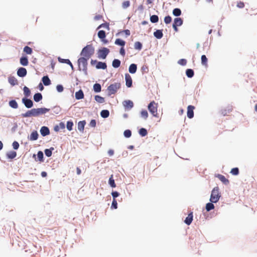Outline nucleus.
Instances as JSON below:
<instances>
[{"label":"nucleus","mask_w":257,"mask_h":257,"mask_svg":"<svg viewBox=\"0 0 257 257\" xmlns=\"http://www.w3.org/2000/svg\"><path fill=\"white\" fill-rule=\"evenodd\" d=\"M216 177L225 185H228L229 184V180L226 179L224 176L221 174H218Z\"/></svg>","instance_id":"obj_14"},{"label":"nucleus","mask_w":257,"mask_h":257,"mask_svg":"<svg viewBox=\"0 0 257 257\" xmlns=\"http://www.w3.org/2000/svg\"><path fill=\"white\" fill-rule=\"evenodd\" d=\"M38 134L37 131L33 132L30 135V140L31 141H35L38 139Z\"/></svg>","instance_id":"obj_20"},{"label":"nucleus","mask_w":257,"mask_h":257,"mask_svg":"<svg viewBox=\"0 0 257 257\" xmlns=\"http://www.w3.org/2000/svg\"><path fill=\"white\" fill-rule=\"evenodd\" d=\"M154 36L157 39H161L163 37V34L162 30H158L154 33Z\"/></svg>","instance_id":"obj_19"},{"label":"nucleus","mask_w":257,"mask_h":257,"mask_svg":"<svg viewBox=\"0 0 257 257\" xmlns=\"http://www.w3.org/2000/svg\"><path fill=\"white\" fill-rule=\"evenodd\" d=\"M172 21V18L169 16H166L164 18V22L166 24H170Z\"/></svg>","instance_id":"obj_52"},{"label":"nucleus","mask_w":257,"mask_h":257,"mask_svg":"<svg viewBox=\"0 0 257 257\" xmlns=\"http://www.w3.org/2000/svg\"><path fill=\"white\" fill-rule=\"evenodd\" d=\"M186 74L188 77L191 78L194 76V71L192 69H188L186 71Z\"/></svg>","instance_id":"obj_35"},{"label":"nucleus","mask_w":257,"mask_h":257,"mask_svg":"<svg viewBox=\"0 0 257 257\" xmlns=\"http://www.w3.org/2000/svg\"><path fill=\"white\" fill-rule=\"evenodd\" d=\"M98 37L101 40H103L106 37L105 31L103 30H100L98 32Z\"/></svg>","instance_id":"obj_36"},{"label":"nucleus","mask_w":257,"mask_h":257,"mask_svg":"<svg viewBox=\"0 0 257 257\" xmlns=\"http://www.w3.org/2000/svg\"><path fill=\"white\" fill-rule=\"evenodd\" d=\"M123 134L125 137L130 138L132 135V132L130 130H126L124 131Z\"/></svg>","instance_id":"obj_53"},{"label":"nucleus","mask_w":257,"mask_h":257,"mask_svg":"<svg viewBox=\"0 0 257 257\" xmlns=\"http://www.w3.org/2000/svg\"><path fill=\"white\" fill-rule=\"evenodd\" d=\"M54 150L53 148H51L50 149H46L45 150V154L46 156L49 157L52 155V151Z\"/></svg>","instance_id":"obj_46"},{"label":"nucleus","mask_w":257,"mask_h":257,"mask_svg":"<svg viewBox=\"0 0 257 257\" xmlns=\"http://www.w3.org/2000/svg\"><path fill=\"white\" fill-rule=\"evenodd\" d=\"M17 74L19 76L23 77L27 74V70L23 67L20 68L17 71Z\"/></svg>","instance_id":"obj_12"},{"label":"nucleus","mask_w":257,"mask_h":257,"mask_svg":"<svg viewBox=\"0 0 257 257\" xmlns=\"http://www.w3.org/2000/svg\"><path fill=\"white\" fill-rule=\"evenodd\" d=\"M42 81L43 84L46 86L51 84V81L47 76H45L42 78Z\"/></svg>","instance_id":"obj_25"},{"label":"nucleus","mask_w":257,"mask_h":257,"mask_svg":"<svg viewBox=\"0 0 257 257\" xmlns=\"http://www.w3.org/2000/svg\"><path fill=\"white\" fill-rule=\"evenodd\" d=\"M232 110V108L231 106L228 107L227 108L223 109L221 110V113L223 116L227 115L228 113L231 112Z\"/></svg>","instance_id":"obj_17"},{"label":"nucleus","mask_w":257,"mask_h":257,"mask_svg":"<svg viewBox=\"0 0 257 257\" xmlns=\"http://www.w3.org/2000/svg\"><path fill=\"white\" fill-rule=\"evenodd\" d=\"M56 89H57V90L59 92H61L63 91V87L62 85H58L57 86H56Z\"/></svg>","instance_id":"obj_58"},{"label":"nucleus","mask_w":257,"mask_h":257,"mask_svg":"<svg viewBox=\"0 0 257 257\" xmlns=\"http://www.w3.org/2000/svg\"><path fill=\"white\" fill-rule=\"evenodd\" d=\"M141 116L144 119H147L148 117V113L146 110H143L141 112Z\"/></svg>","instance_id":"obj_49"},{"label":"nucleus","mask_w":257,"mask_h":257,"mask_svg":"<svg viewBox=\"0 0 257 257\" xmlns=\"http://www.w3.org/2000/svg\"><path fill=\"white\" fill-rule=\"evenodd\" d=\"M178 63L181 65L185 66L187 64V60L185 59H181L178 61Z\"/></svg>","instance_id":"obj_55"},{"label":"nucleus","mask_w":257,"mask_h":257,"mask_svg":"<svg viewBox=\"0 0 257 257\" xmlns=\"http://www.w3.org/2000/svg\"><path fill=\"white\" fill-rule=\"evenodd\" d=\"M130 6V2L129 1H125L122 4V7L123 9H126Z\"/></svg>","instance_id":"obj_51"},{"label":"nucleus","mask_w":257,"mask_h":257,"mask_svg":"<svg viewBox=\"0 0 257 257\" xmlns=\"http://www.w3.org/2000/svg\"><path fill=\"white\" fill-rule=\"evenodd\" d=\"M88 59L82 57L78 60L79 68L85 72H87V60Z\"/></svg>","instance_id":"obj_5"},{"label":"nucleus","mask_w":257,"mask_h":257,"mask_svg":"<svg viewBox=\"0 0 257 257\" xmlns=\"http://www.w3.org/2000/svg\"><path fill=\"white\" fill-rule=\"evenodd\" d=\"M85 123L84 120L79 121L78 123V129L81 132H83Z\"/></svg>","instance_id":"obj_24"},{"label":"nucleus","mask_w":257,"mask_h":257,"mask_svg":"<svg viewBox=\"0 0 257 257\" xmlns=\"http://www.w3.org/2000/svg\"><path fill=\"white\" fill-rule=\"evenodd\" d=\"M9 83L13 86H14L18 84V81L17 79L14 77H10L9 78Z\"/></svg>","instance_id":"obj_28"},{"label":"nucleus","mask_w":257,"mask_h":257,"mask_svg":"<svg viewBox=\"0 0 257 257\" xmlns=\"http://www.w3.org/2000/svg\"><path fill=\"white\" fill-rule=\"evenodd\" d=\"M230 173L233 175H237L239 174V170L238 168H234L231 170Z\"/></svg>","instance_id":"obj_50"},{"label":"nucleus","mask_w":257,"mask_h":257,"mask_svg":"<svg viewBox=\"0 0 257 257\" xmlns=\"http://www.w3.org/2000/svg\"><path fill=\"white\" fill-rule=\"evenodd\" d=\"M20 63L23 66H27L29 63L28 59L27 57H22L20 58Z\"/></svg>","instance_id":"obj_21"},{"label":"nucleus","mask_w":257,"mask_h":257,"mask_svg":"<svg viewBox=\"0 0 257 257\" xmlns=\"http://www.w3.org/2000/svg\"><path fill=\"white\" fill-rule=\"evenodd\" d=\"M195 107L193 105H189L187 107V115L189 118H192L194 116V109Z\"/></svg>","instance_id":"obj_9"},{"label":"nucleus","mask_w":257,"mask_h":257,"mask_svg":"<svg viewBox=\"0 0 257 257\" xmlns=\"http://www.w3.org/2000/svg\"><path fill=\"white\" fill-rule=\"evenodd\" d=\"M173 14L175 16H179L181 14V11L178 8L174 9L173 11Z\"/></svg>","instance_id":"obj_42"},{"label":"nucleus","mask_w":257,"mask_h":257,"mask_svg":"<svg viewBox=\"0 0 257 257\" xmlns=\"http://www.w3.org/2000/svg\"><path fill=\"white\" fill-rule=\"evenodd\" d=\"M147 131L146 128H141L139 130V134L142 137L146 136L147 135Z\"/></svg>","instance_id":"obj_45"},{"label":"nucleus","mask_w":257,"mask_h":257,"mask_svg":"<svg viewBox=\"0 0 257 257\" xmlns=\"http://www.w3.org/2000/svg\"><path fill=\"white\" fill-rule=\"evenodd\" d=\"M134 48L136 50H141L142 48V44L140 42H136L134 45Z\"/></svg>","instance_id":"obj_44"},{"label":"nucleus","mask_w":257,"mask_h":257,"mask_svg":"<svg viewBox=\"0 0 257 257\" xmlns=\"http://www.w3.org/2000/svg\"><path fill=\"white\" fill-rule=\"evenodd\" d=\"M43 153L42 151H39L37 154V157L39 161L40 162L43 161Z\"/></svg>","instance_id":"obj_48"},{"label":"nucleus","mask_w":257,"mask_h":257,"mask_svg":"<svg viewBox=\"0 0 257 257\" xmlns=\"http://www.w3.org/2000/svg\"><path fill=\"white\" fill-rule=\"evenodd\" d=\"M17 156V153L15 151H11L7 154V156L9 159H13Z\"/></svg>","instance_id":"obj_27"},{"label":"nucleus","mask_w":257,"mask_h":257,"mask_svg":"<svg viewBox=\"0 0 257 257\" xmlns=\"http://www.w3.org/2000/svg\"><path fill=\"white\" fill-rule=\"evenodd\" d=\"M101 19H102V16L101 15H97L94 18V19L95 21H98L101 20Z\"/></svg>","instance_id":"obj_63"},{"label":"nucleus","mask_w":257,"mask_h":257,"mask_svg":"<svg viewBox=\"0 0 257 257\" xmlns=\"http://www.w3.org/2000/svg\"><path fill=\"white\" fill-rule=\"evenodd\" d=\"M193 213H190L188 216L184 220L185 223L187 225H190L193 220Z\"/></svg>","instance_id":"obj_15"},{"label":"nucleus","mask_w":257,"mask_h":257,"mask_svg":"<svg viewBox=\"0 0 257 257\" xmlns=\"http://www.w3.org/2000/svg\"><path fill=\"white\" fill-rule=\"evenodd\" d=\"M89 125L91 127H95L96 126V121L95 119H92Z\"/></svg>","instance_id":"obj_60"},{"label":"nucleus","mask_w":257,"mask_h":257,"mask_svg":"<svg viewBox=\"0 0 257 257\" xmlns=\"http://www.w3.org/2000/svg\"><path fill=\"white\" fill-rule=\"evenodd\" d=\"M58 60L61 63H68V62H69V59H62V58H58Z\"/></svg>","instance_id":"obj_62"},{"label":"nucleus","mask_w":257,"mask_h":257,"mask_svg":"<svg viewBox=\"0 0 257 257\" xmlns=\"http://www.w3.org/2000/svg\"><path fill=\"white\" fill-rule=\"evenodd\" d=\"M42 99V95L40 93H36L34 95V100L36 102H39Z\"/></svg>","instance_id":"obj_29"},{"label":"nucleus","mask_w":257,"mask_h":257,"mask_svg":"<svg viewBox=\"0 0 257 257\" xmlns=\"http://www.w3.org/2000/svg\"><path fill=\"white\" fill-rule=\"evenodd\" d=\"M40 133L42 136L45 137L49 135L50 131L48 127L42 126L40 130Z\"/></svg>","instance_id":"obj_13"},{"label":"nucleus","mask_w":257,"mask_h":257,"mask_svg":"<svg viewBox=\"0 0 257 257\" xmlns=\"http://www.w3.org/2000/svg\"><path fill=\"white\" fill-rule=\"evenodd\" d=\"M112 65L114 68H118L120 65V61L118 59H114L112 61Z\"/></svg>","instance_id":"obj_30"},{"label":"nucleus","mask_w":257,"mask_h":257,"mask_svg":"<svg viewBox=\"0 0 257 257\" xmlns=\"http://www.w3.org/2000/svg\"><path fill=\"white\" fill-rule=\"evenodd\" d=\"M125 80L126 82V85L128 87H131L132 86V79L129 74L126 73L125 74Z\"/></svg>","instance_id":"obj_11"},{"label":"nucleus","mask_w":257,"mask_h":257,"mask_svg":"<svg viewBox=\"0 0 257 257\" xmlns=\"http://www.w3.org/2000/svg\"><path fill=\"white\" fill-rule=\"evenodd\" d=\"M24 52L27 54H31L32 53V49L29 46H25L24 48Z\"/></svg>","instance_id":"obj_43"},{"label":"nucleus","mask_w":257,"mask_h":257,"mask_svg":"<svg viewBox=\"0 0 257 257\" xmlns=\"http://www.w3.org/2000/svg\"><path fill=\"white\" fill-rule=\"evenodd\" d=\"M109 53V50L107 48L103 47L98 51V57L103 59H105Z\"/></svg>","instance_id":"obj_7"},{"label":"nucleus","mask_w":257,"mask_h":257,"mask_svg":"<svg viewBox=\"0 0 257 257\" xmlns=\"http://www.w3.org/2000/svg\"><path fill=\"white\" fill-rule=\"evenodd\" d=\"M237 7L239 8H244V4L243 2H239L238 3H237Z\"/></svg>","instance_id":"obj_61"},{"label":"nucleus","mask_w":257,"mask_h":257,"mask_svg":"<svg viewBox=\"0 0 257 257\" xmlns=\"http://www.w3.org/2000/svg\"><path fill=\"white\" fill-rule=\"evenodd\" d=\"M109 184L111 187L114 188L116 187V185L113 179V175H111L109 179Z\"/></svg>","instance_id":"obj_37"},{"label":"nucleus","mask_w":257,"mask_h":257,"mask_svg":"<svg viewBox=\"0 0 257 257\" xmlns=\"http://www.w3.org/2000/svg\"><path fill=\"white\" fill-rule=\"evenodd\" d=\"M158 103L155 101H151L148 108L150 113L155 117H158Z\"/></svg>","instance_id":"obj_4"},{"label":"nucleus","mask_w":257,"mask_h":257,"mask_svg":"<svg viewBox=\"0 0 257 257\" xmlns=\"http://www.w3.org/2000/svg\"><path fill=\"white\" fill-rule=\"evenodd\" d=\"M137 69V65L135 64H132L130 65V66L129 67L128 71H129L130 73H131L132 74H134V73H136Z\"/></svg>","instance_id":"obj_18"},{"label":"nucleus","mask_w":257,"mask_h":257,"mask_svg":"<svg viewBox=\"0 0 257 257\" xmlns=\"http://www.w3.org/2000/svg\"><path fill=\"white\" fill-rule=\"evenodd\" d=\"M95 100L100 103H103L105 101L104 98L99 95H96L95 96Z\"/></svg>","instance_id":"obj_38"},{"label":"nucleus","mask_w":257,"mask_h":257,"mask_svg":"<svg viewBox=\"0 0 257 257\" xmlns=\"http://www.w3.org/2000/svg\"><path fill=\"white\" fill-rule=\"evenodd\" d=\"M119 53H120L121 55H122V56H124L125 53V50L123 48V47H121L120 48V51H119Z\"/></svg>","instance_id":"obj_64"},{"label":"nucleus","mask_w":257,"mask_h":257,"mask_svg":"<svg viewBox=\"0 0 257 257\" xmlns=\"http://www.w3.org/2000/svg\"><path fill=\"white\" fill-rule=\"evenodd\" d=\"M97 69H105L107 67V65L105 63L98 62L96 66Z\"/></svg>","instance_id":"obj_23"},{"label":"nucleus","mask_w":257,"mask_h":257,"mask_svg":"<svg viewBox=\"0 0 257 257\" xmlns=\"http://www.w3.org/2000/svg\"><path fill=\"white\" fill-rule=\"evenodd\" d=\"M214 208V205L212 203H208L206 205V209L207 211H209Z\"/></svg>","instance_id":"obj_40"},{"label":"nucleus","mask_w":257,"mask_h":257,"mask_svg":"<svg viewBox=\"0 0 257 257\" xmlns=\"http://www.w3.org/2000/svg\"><path fill=\"white\" fill-rule=\"evenodd\" d=\"M23 90H24V94H25V95L26 97H28L30 95L31 91L28 87H27V86H24V87L23 88Z\"/></svg>","instance_id":"obj_39"},{"label":"nucleus","mask_w":257,"mask_h":257,"mask_svg":"<svg viewBox=\"0 0 257 257\" xmlns=\"http://www.w3.org/2000/svg\"><path fill=\"white\" fill-rule=\"evenodd\" d=\"M12 145L15 150H17L19 147V144L16 141L14 142Z\"/></svg>","instance_id":"obj_57"},{"label":"nucleus","mask_w":257,"mask_h":257,"mask_svg":"<svg viewBox=\"0 0 257 257\" xmlns=\"http://www.w3.org/2000/svg\"><path fill=\"white\" fill-rule=\"evenodd\" d=\"M150 21L153 23H157L159 21V18L157 15H153L150 17Z\"/></svg>","instance_id":"obj_41"},{"label":"nucleus","mask_w":257,"mask_h":257,"mask_svg":"<svg viewBox=\"0 0 257 257\" xmlns=\"http://www.w3.org/2000/svg\"><path fill=\"white\" fill-rule=\"evenodd\" d=\"M111 195L113 199H115V198L117 197L119 195V193L116 191H113L111 193Z\"/></svg>","instance_id":"obj_59"},{"label":"nucleus","mask_w":257,"mask_h":257,"mask_svg":"<svg viewBox=\"0 0 257 257\" xmlns=\"http://www.w3.org/2000/svg\"><path fill=\"white\" fill-rule=\"evenodd\" d=\"M117 207V203L116 199H113L112 204H111V208H113L114 209H116Z\"/></svg>","instance_id":"obj_56"},{"label":"nucleus","mask_w":257,"mask_h":257,"mask_svg":"<svg viewBox=\"0 0 257 257\" xmlns=\"http://www.w3.org/2000/svg\"><path fill=\"white\" fill-rule=\"evenodd\" d=\"M49 111V109L46 108H33L27 111L26 113L22 114L24 117H36L40 115L43 114Z\"/></svg>","instance_id":"obj_1"},{"label":"nucleus","mask_w":257,"mask_h":257,"mask_svg":"<svg viewBox=\"0 0 257 257\" xmlns=\"http://www.w3.org/2000/svg\"><path fill=\"white\" fill-rule=\"evenodd\" d=\"M75 96L76 99H81L84 98L83 92L82 90H79L76 92L75 94Z\"/></svg>","instance_id":"obj_16"},{"label":"nucleus","mask_w":257,"mask_h":257,"mask_svg":"<svg viewBox=\"0 0 257 257\" xmlns=\"http://www.w3.org/2000/svg\"><path fill=\"white\" fill-rule=\"evenodd\" d=\"M183 24V20L180 18H177L174 19L173 25L180 26Z\"/></svg>","instance_id":"obj_22"},{"label":"nucleus","mask_w":257,"mask_h":257,"mask_svg":"<svg viewBox=\"0 0 257 257\" xmlns=\"http://www.w3.org/2000/svg\"><path fill=\"white\" fill-rule=\"evenodd\" d=\"M100 28H104L107 29V30H109V24L107 23H103L99 25L97 29H99Z\"/></svg>","instance_id":"obj_54"},{"label":"nucleus","mask_w":257,"mask_h":257,"mask_svg":"<svg viewBox=\"0 0 257 257\" xmlns=\"http://www.w3.org/2000/svg\"><path fill=\"white\" fill-rule=\"evenodd\" d=\"M201 64L203 66H204L205 67H207L208 66V64H207L208 59L205 55H203L201 56Z\"/></svg>","instance_id":"obj_26"},{"label":"nucleus","mask_w":257,"mask_h":257,"mask_svg":"<svg viewBox=\"0 0 257 257\" xmlns=\"http://www.w3.org/2000/svg\"><path fill=\"white\" fill-rule=\"evenodd\" d=\"M122 104L126 110H130L134 106L133 102L130 100L123 101Z\"/></svg>","instance_id":"obj_8"},{"label":"nucleus","mask_w":257,"mask_h":257,"mask_svg":"<svg viewBox=\"0 0 257 257\" xmlns=\"http://www.w3.org/2000/svg\"><path fill=\"white\" fill-rule=\"evenodd\" d=\"M9 105L13 108H17L18 107V104L16 100H12L9 101Z\"/></svg>","instance_id":"obj_32"},{"label":"nucleus","mask_w":257,"mask_h":257,"mask_svg":"<svg viewBox=\"0 0 257 257\" xmlns=\"http://www.w3.org/2000/svg\"><path fill=\"white\" fill-rule=\"evenodd\" d=\"M120 88V84L117 83H115L114 84H112L110 85L107 87V91L108 95H111L112 94H114L117 91V90Z\"/></svg>","instance_id":"obj_6"},{"label":"nucleus","mask_w":257,"mask_h":257,"mask_svg":"<svg viewBox=\"0 0 257 257\" xmlns=\"http://www.w3.org/2000/svg\"><path fill=\"white\" fill-rule=\"evenodd\" d=\"M22 102L27 108H31L33 105V101L28 98H23L22 99Z\"/></svg>","instance_id":"obj_10"},{"label":"nucleus","mask_w":257,"mask_h":257,"mask_svg":"<svg viewBox=\"0 0 257 257\" xmlns=\"http://www.w3.org/2000/svg\"><path fill=\"white\" fill-rule=\"evenodd\" d=\"M93 90L95 92H99L101 91V87L100 84L95 83L93 85Z\"/></svg>","instance_id":"obj_31"},{"label":"nucleus","mask_w":257,"mask_h":257,"mask_svg":"<svg viewBox=\"0 0 257 257\" xmlns=\"http://www.w3.org/2000/svg\"><path fill=\"white\" fill-rule=\"evenodd\" d=\"M94 53V48L92 45H87L83 48L81 55L87 59H89Z\"/></svg>","instance_id":"obj_2"},{"label":"nucleus","mask_w":257,"mask_h":257,"mask_svg":"<svg viewBox=\"0 0 257 257\" xmlns=\"http://www.w3.org/2000/svg\"><path fill=\"white\" fill-rule=\"evenodd\" d=\"M109 115V112L107 110H103L100 112V115L103 118H107Z\"/></svg>","instance_id":"obj_33"},{"label":"nucleus","mask_w":257,"mask_h":257,"mask_svg":"<svg viewBox=\"0 0 257 257\" xmlns=\"http://www.w3.org/2000/svg\"><path fill=\"white\" fill-rule=\"evenodd\" d=\"M125 41L120 39H117L115 41V44L121 46L122 47L125 45Z\"/></svg>","instance_id":"obj_34"},{"label":"nucleus","mask_w":257,"mask_h":257,"mask_svg":"<svg viewBox=\"0 0 257 257\" xmlns=\"http://www.w3.org/2000/svg\"><path fill=\"white\" fill-rule=\"evenodd\" d=\"M73 125V123L72 121H68L67 122L66 127L68 130L71 131L72 130V127Z\"/></svg>","instance_id":"obj_47"},{"label":"nucleus","mask_w":257,"mask_h":257,"mask_svg":"<svg viewBox=\"0 0 257 257\" xmlns=\"http://www.w3.org/2000/svg\"><path fill=\"white\" fill-rule=\"evenodd\" d=\"M221 197V193L219 192L218 187H214L211 191L210 201L212 203H216L218 201Z\"/></svg>","instance_id":"obj_3"}]
</instances>
